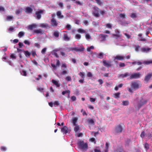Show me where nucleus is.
<instances>
[{"label":"nucleus","instance_id":"nucleus-1","mask_svg":"<svg viewBox=\"0 0 152 152\" xmlns=\"http://www.w3.org/2000/svg\"><path fill=\"white\" fill-rule=\"evenodd\" d=\"M141 86L140 82L138 81L132 82L131 84V86L132 88L128 87L127 88V90L130 93H132L133 90H136Z\"/></svg>","mask_w":152,"mask_h":152},{"label":"nucleus","instance_id":"nucleus-2","mask_svg":"<svg viewBox=\"0 0 152 152\" xmlns=\"http://www.w3.org/2000/svg\"><path fill=\"white\" fill-rule=\"evenodd\" d=\"M77 144L79 148L83 151H86L88 148V144L82 140H78Z\"/></svg>","mask_w":152,"mask_h":152},{"label":"nucleus","instance_id":"nucleus-3","mask_svg":"<svg viewBox=\"0 0 152 152\" xmlns=\"http://www.w3.org/2000/svg\"><path fill=\"white\" fill-rule=\"evenodd\" d=\"M137 106L138 108H140L143 104L147 102V100L144 99L142 97H138L137 98Z\"/></svg>","mask_w":152,"mask_h":152},{"label":"nucleus","instance_id":"nucleus-4","mask_svg":"<svg viewBox=\"0 0 152 152\" xmlns=\"http://www.w3.org/2000/svg\"><path fill=\"white\" fill-rule=\"evenodd\" d=\"M115 34L113 35V37L116 39H117L118 41L122 40L121 38L122 35L120 34L119 31L116 29L115 30Z\"/></svg>","mask_w":152,"mask_h":152},{"label":"nucleus","instance_id":"nucleus-5","mask_svg":"<svg viewBox=\"0 0 152 152\" xmlns=\"http://www.w3.org/2000/svg\"><path fill=\"white\" fill-rule=\"evenodd\" d=\"M151 50V48L148 47H143L141 48L140 50L142 53H148L150 52Z\"/></svg>","mask_w":152,"mask_h":152},{"label":"nucleus","instance_id":"nucleus-6","mask_svg":"<svg viewBox=\"0 0 152 152\" xmlns=\"http://www.w3.org/2000/svg\"><path fill=\"white\" fill-rule=\"evenodd\" d=\"M141 75L139 73H134L132 74L130 77V79H138L141 77Z\"/></svg>","mask_w":152,"mask_h":152},{"label":"nucleus","instance_id":"nucleus-7","mask_svg":"<svg viewBox=\"0 0 152 152\" xmlns=\"http://www.w3.org/2000/svg\"><path fill=\"white\" fill-rule=\"evenodd\" d=\"M130 75V74L128 72H126L124 74H118V78H123L124 77H126Z\"/></svg>","mask_w":152,"mask_h":152},{"label":"nucleus","instance_id":"nucleus-8","mask_svg":"<svg viewBox=\"0 0 152 152\" xmlns=\"http://www.w3.org/2000/svg\"><path fill=\"white\" fill-rule=\"evenodd\" d=\"M123 129L120 125H119L116 127L115 129V132L117 133H121Z\"/></svg>","mask_w":152,"mask_h":152},{"label":"nucleus","instance_id":"nucleus-9","mask_svg":"<svg viewBox=\"0 0 152 152\" xmlns=\"http://www.w3.org/2000/svg\"><path fill=\"white\" fill-rule=\"evenodd\" d=\"M84 48L83 47L81 48H70V50H74L77 52H81L82 51L84 50Z\"/></svg>","mask_w":152,"mask_h":152},{"label":"nucleus","instance_id":"nucleus-10","mask_svg":"<svg viewBox=\"0 0 152 152\" xmlns=\"http://www.w3.org/2000/svg\"><path fill=\"white\" fill-rule=\"evenodd\" d=\"M104 65L107 67H109L111 66V62L106 60H103V61Z\"/></svg>","mask_w":152,"mask_h":152},{"label":"nucleus","instance_id":"nucleus-11","mask_svg":"<svg viewBox=\"0 0 152 152\" xmlns=\"http://www.w3.org/2000/svg\"><path fill=\"white\" fill-rule=\"evenodd\" d=\"M51 26L54 27H56L58 25V23L56 20L53 18L51 20Z\"/></svg>","mask_w":152,"mask_h":152},{"label":"nucleus","instance_id":"nucleus-12","mask_svg":"<svg viewBox=\"0 0 152 152\" xmlns=\"http://www.w3.org/2000/svg\"><path fill=\"white\" fill-rule=\"evenodd\" d=\"M99 9L97 7H94V10L93 11V14L96 17H98L99 16Z\"/></svg>","mask_w":152,"mask_h":152},{"label":"nucleus","instance_id":"nucleus-13","mask_svg":"<svg viewBox=\"0 0 152 152\" xmlns=\"http://www.w3.org/2000/svg\"><path fill=\"white\" fill-rule=\"evenodd\" d=\"M107 37L106 35L101 34L99 35V40L101 41H105L106 37Z\"/></svg>","mask_w":152,"mask_h":152},{"label":"nucleus","instance_id":"nucleus-14","mask_svg":"<svg viewBox=\"0 0 152 152\" xmlns=\"http://www.w3.org/2000/svg\"><path fill=\"white\" fill-rule=\"evenodd\" d=\"M42 11L40 10L36 12L37 18L38 19H39L41 18V14L42 13Z\"/></svg>","mask_w":152,"mask_h":152},{"label":"nucleus","instance_id":"nucleus-15","mask_svg":"<svg viewBox=\"0 0 152 152\" xmlns=\"http://www.w3.org/2000/svg\"><path fill=\"white\" fill-rule=\"evenodd\" d=\"M151 77H152V73L151 74H148L145 78V81L146 82H148Z\"/></svg>","mask_w":152,"mask_h":152},{"label":"nucleus","instance_id":"nucleus-16","mask_svg":"<svg viewBox=\"0 0 152 152\" xmlns=\"http://www.w3.org/2000/svg\"><path fill=\"white\" fill-rule=\"evenodd\" d=\"M124 57L120 55H117L114 57V61L115 60H121L124 59Z\"/></svg>","mask_w":152,"mask_h":152},{"label":"nucleus","instance_id":"nucleus-17","mask_svg":"<svg viewBox=\"0 0 152 152\" xmlns=\"http://www.w3.org/2000/svg\"><path fill=\"white\" fill-rule=\"evenodd\" d=\"M61 132L66 134L68 132V128L66 126H64L61 129Z\"/></svg>","mask_w":152,"mask_h":152},{"label":"nucleus","instance_id":"nucleus-18","mask_svg":"<svg viewBox=\"0 0 152 152\" xmlns=\"http://www.w3.org/2000/svg\"><path fill=\"white\" fill-rule=\"evenodd\" d=\"M52 82L56 87H58L60 86V84L59 83L58 81L53 79L52 80Z\"/></svg>","mask_w":152,"mask_h":152},{"label":"nucleus","instance_id":"nucleus-19","mask_svg":"<svg viewBox=\"0 0 152 152\" xmlns=\"http://www.w3.org/2000/svg\"><path fill=\"white\" fill-rule=\"evenodd\" d=\"M129 104V102L128 100H123L122 101V103L121 104L122 105L126 106L128 105Z\"/></svg>","mask_w":152,"mask_h":152},{"label":"nucleus","instance_id":"nucleus-20","mask_svg":"<svg viewBox=\"0 0 152 152\" xmlns=\"http://www.w3.org/2000/svg\"><path fill=\"white\" fill-rule=\"evenodd\" d=\"M32 11V9L30 7H27L26 8L25 12L28 13H31Z\"/></svg>","mask_w":152,"mask_h":152},{"label":"nucleus","instance_id":"nucleus-21","mask_svg":"<svg viewBox=\"0 0 152 152\" xmlns=\"http://www.w3.org/2000/svg\"><path fill=\"white\" fill-rule=\"evenodd\" d=\"M34 31L35 33H36L37 34H43V31L40 29L34 30Z\"/></svg>","mask_w":152,"mask_h":152},{"label":"nucleus","instance_id":"nucleus-22","mask_svg":"<svg viewBox=\"0 0 152 152\" xmlns=\"http://www.w3.org/2000/svg\"><path fill=\"white\" fill-rule=\"evenodd\" d=\"M87 121L88 123L92 125H93L94 124V120L91 118H89L88 119Z\"/></svg>","mask_w":152,"mask_h":152},{"label":"nucleus","instance_id":"nucleus-23","mask_svg":"<svg viewBox=\"0 0 152 152\" xmlns=\"http://www.w3.org/2000/svg\"><path fill=\"white\" fill-rule=\"evenodd\" d=\"M57 50H53L52 52V55L57 58H58V56L57 53Z\"/></svg>","mask_w":152,"mask_h":152},{"label":"nucleus","instance_id":"nucleus-24","mask_svg":"<svg viewBox=\"0 0 152 152\" xmlns=\"http://www.w3.org/2000/svg\"><path fill=\"white\" fill-rule=\"evenodd\" d=\"M75 126V127L74 129V130L76 132H77L79 131L80 130V128L77 124L74 125Z\"/></svg>","mask_w":152,"mask_h":152},{"label":"nucleus","instance_id":"nucleus-25","mask_svg":"<svg viewBox=\"0 0 152 152\" xmlns=\"http://www.w3.org/2000/svg\"><path fill=\"white\" fill-rule=\"evenodd\" d=\"M63 38L65 41H68L70 40V38L68 36L67 34H64Z\"/></svg>","mask_w":152,"mask_h":152},{"label":"nucleus","instance_id":"nucleus-26","mask_svg":"<svg viewBox=\"0 0 152 152\" xmlns=\"http://www.w3.org/2000/svg\"><path fill=\"white\" fill-rule=\"evenodd\" d=\"M86 39L88 40H91V38L89 34L88 33H86Z\"/></svg>","mask_w":152,"mask_h":152},{"label":"nucleus","instance_id":"nucleus-27","mask_svg":"<svg viewBox=\"0 0 152 152\" xmlns=\"http://www.w3.org/2000/svg\"><path fill=\"white\" fill-rule=\"evenodd\" d=\"M57 15L58 18H62L64 17L63 15H61V12L60 11H58L57 12Z\"/></svg>","mask_w":152,"mask_h":152},{"label":"nucleus","instance_id":"nucleus-28","mask_svg":"<svg viewBox=\"0 0 152 152\" xmlns=\"http://www.w3.org/2000/svg\"><path fill=\"white\" fill-rule=\"evenodd\" d=\"M36 26L37 25L36 24H33L29 25L28 26V27L29 29H31L33 28H36Z\"/></svg>","mask_w":152,"mask_h":152},{"label":"nucleus","instance_id":"nucleus-29","mask_svg":"<svg viewBox=\"0 0 152 152\" xmlns=\"http://www.w3.org/2000/svg\"><path fill=\"white\" fill-rule=\"evenodd\" d=\"M13 16H7L6 20L7 21H11L13 18Z\"/></svg>","mask_w":152,"mask_h":152},{"label":"nucleus","instance_id":"nucleus-30","mask_svg":"<svg viewBox=\"0 0 152 152\" xmlns=\"http://www.w3.org/2000/svg\"><path fill=\"white\" fill-rule=\"evenodd\" d=\"M25 33L23 31H20L18 34V37L19 38H21L24 35Z\"/></svg>","mask_w":152,"mask_h":152},{"label":"nucleus","instance_id":"nucleus-31","mask_svg":"<svg viewBox=\"0 0 152 152\" xmlns=\"http://www.w3.org/2000/svg\"><path fill=\"white\" fill-rule=\"evenodd\" d=\"M143 63L147 64H152V60H150L145 61L143 62Z\"/></svg>","mask_w":152,"mask_h":152},{"label":"nucleus","instance_id":"nucleus-32","mask_svg":"<svg viewBox=\"0 0 152 152\" xmlns=\"http://www.w3.org/2000/svg\"><path fill=\"white\" fill-rule=\"evenodd\" d=\"M79 75L82 78H84L85 77V74L83 72H80Z\"/></svg>","mask_w":152,"mask_h":152},{"label":"nucleus","instance_id":"nucleus-33","mask_svg":"<svg viewBox=\"0 0 152 152\" xmlns=\"http://www.w3.org/2000/svg\"><path fill=\"white\" fill-rule=\"evenodd\" d=\"M77 118H74L72 119V123L74 125H77L76 124V123L77 122Z\"/></svg>","mask_w":152,"mask_h":152},{"label":"nucleus","instance_id":"nucleus-34","mask_svg":"<svg viewBox=\"0 0 152 152\" xmlns=\"http://www.w3.org/2000/svg\"><path fill=\"white\" fill-rule=\"evenodd\" d=\"M24 52L25 56L27 57H29L31 55V53L28 51H24Z\"/></svg>","mask_w":152,"mask_h":152},{"label":"nucleus","instance_id":"nucleus-35","mask_svg":"<svg viewBox=\"0 0 152 152\" xmlns=\"http://www.w3.org/2000/svg\"><path fill=\"white\" fill-rule=\"evenodd\" d=\"M138 36L140 37V38L139 39V40L140 41H145L146 40V39H145L143 38L142 37V34H139L138 35Z\"/></svg>","mask_w":152,"mask_h":152},{"label":"nucleus","instance_id":"nucleus-36","mask_svg":"<svg viewBox=\"0 0 152 152\" xmlns=\"http://www.w3.org/2000/svg\"><path fill=\"white\" fill-rule=\"evenodd\" d=\"M20 73L22 75L24 76H26L27 75L26 72L24 70H23L22 71L20 72Z\"/></svg>","mask_w":152,"mask_h":152},{"label":"nucleus","instance_id":"nucleus-37","mask_svg":"<svg viewBox=\"0 0 152 152\" xmlns=\"http://www.w3.org/2000/svg\"><path fill=\"white\" fill-rule=\"evenodd\" d=\"M40 26L42 28H45L48 26L47 24L41 23L40 25Z\"/></svg>","mask_w":152,"mask_h":152},{"label":"nucleus","instance_id":"nucleus-38","mask_svg":"<svg viewBox=\"0 0 152 152\" xmlns=\"http://www.w3.org/2000/svg\"><path fill=\"white\" fill-rule=\"evenodd\" d=\"M109 144L108 143L106 142V148L105 150V152H107L108 150V146Z\"/></svg>","mask_w":152,"mask_h":152},{"label":"nucleus","instance_id":"nucleus-39","mask_svg":"<svg viewBox=\"0 0 152 152\" xmlns=\"http://www.w3.org/2000/svg\"><path fill=\"white\" fill-rule=\"evenodd\" d=\"M68 73V70H66L64 69H62V75H65L67 74Z\"/></svg>","mask_w":152,"mask_h":152},{"label":"nucleus","instance_id":"nucleus-40","mask_svg":"<svg viewBox=\"0 0 152 152\" xmlns=\"http://www.w3.org/2000/svg\"><path fill=\"white\" fill-rule=\"evenodd\" d=\"M22 11V8H19L18 10H17L16 14L17 15H18L20 13V12H21Z\"/></svg>","mask_w":152,"mask_h":152},{"label":"nucleus","instance_id":"nucleus-41","mask_svg":"<svg viewBox=\"0 0 152 152\" xmlns=\"http://www.w3.org/2000/svg\"><path fill=\"white\" fill-rule=\"evenodd\" d=\"M70 92L69 90H67V91H64L62 92V94L64 95L65 94L67 93L69 95V94Z\"/></svg>","mask_w":152,"mask_h":152},{"label":"nucleus","instance_id":"nucleus-42","mask_svg":"<svg viewBox=\"0 0 152 152\" xmlns=\"http://www.w3.org/2000/svg\"><path fill=\"white\" fill-rule=\"evenodd\" d=\"M10 58H11L12 59H16V55H15L14 54H12L10 55Z\"/></svg>","mask_w":152,"mask_h":152},{"label":"nucleus","instance_id":"nucleus-43","mask_svg":"<svg viewBox=\"0 0 152 152\" xmlns=\"http://www.w3.org/2000/svg\"><path fill=\"white\" fill-rule=\"evenodd\" d=\"M146 136V134L145 133V132L144 131H143L142 132L141 134H140V136L142 138H143L145 137V136Z\"/></svg>","mask_w":152,"mask_h":152},{"label":"nucleus","instance_id":"nucleus-44","mask_svg":"<svg viewBox=\"0 0 152 152\" xmlns=\"http://www.w3.org/2000/svg\"><path fill=\"white\" fill-rule=\"evenodd\" d=\"M78 32L81 33H84L85 32V31L83 29L79 28L78 30Z\"/></svg>","mask_w":152,"mask_h":152},{"label":"nucleus","instance_id":"nucleus-45","mask_svg":"<svg viewBox=\"0 0 152 152\" xmlns=\"http://www.w3.org/2000/svg\"><path fill=\"white\" fill-rule=\"evenodd\" d=\"M66 27L67 30H69L71 29L72 27L70 24H68L66 25Z\"/></svg>","mask_w":152,"mask_h":152},{"label":"nucleus","instance_id":"nucleus-46","mask_svg":"<svg viewBox=\"0 0 152 152\" xmlns=\"http://www.w3.org/2000/svg\"><path fill=\"white\" fill-rule=\"evenodd\" d=\"M53 34L54 36L56 37H58L59 36V33L58 32H55Z\"/></svg>","mask_w":152,"mask_h":152},{"label":"nucleus","instance_id":"nucleus-47","mask_svg":"<svg viewBox=\"0 0 152 152\" xmlns=\"http://www.w3.org/2000/svg\"><path fill=\"white\" fill-rule=\"evenodd\" d=\"M144 147L146 150L148 149L149 148V145L147 143H145V144Z\"/></svg>","mask_w":152,"mask_h":152},{"label":"nucleus","instance_id":"nucleus-48","mask_svg":"<svg viewBox=\"0 0 152 152\" xmlns=\"http://www.w3.org/2000/svg\"><path fill=\"white\" fill-rule=\"evenodd\" d=\"M106 27L108 28H111L112 25L110 23H107L106 25Z\"/></svg>","mask_w":152,"mask_h":152},{"label":"nucleus","instance_id":"nucleus-49","mask_svg":"<svg viewBox=\"0 0 152 152\" xmlns=\"http://www.w3.org/2000/svg\"><path fill=\"white\" fill-rule=\"evenodd\" d=\"M46 48H44L42 50L41 53L43 54H45L46 51Z\"/></svg>","mask_w":152,"mask_h":152},{"label":"nucleus","instance_id":"nucleus-50","mask_svg":"<svg viewBox=\"0 0 152 152\" xmlns=\"http://www.w3.org/2000/svg\"><path fill=\"white\" fill-rule=\"evenodd\" d=\"M90 100L92 102H94L96 101V99L91 97L90 98Z\"/></svg>","mask_w":152,"mask_h":152},{"label":"nucleus","instance_id":"nucleus-51","mask_svg":"<svg viewBox=\"0 0 152 152\" xmlns=\"http://www.w3.org/2000/svg\"><path fill=\"white\" fill-rule=\"evenodd\" d=\"M81 35L79 34H77L75 35V38L77 39H80L81 38Z\"/></svg>","mask_w":152,"mask_h":152},{"label":"nucleus","instance_id":"nucleus-52","mask_svg":"<svg viewBox=\"0 0 152 152\" xmlns=\"http://www.w3.org/2000/svg\"><path fill=\"white\" fill-rule=\"evenodd\" d=\"M103 53H100L98 55L99 56V58H103Z\"/></svg>","mask_w":152,"mask_h":152},{"label":"nucleus","instance_id":"nucleus-53","mask_svg":"<svg viewBox=\"0 0 152 152\" xmlns=\"http://www.w3.org/2000/svg\"><path fill=\"white\" fill-rule=\"evenodd\" d=\"M87 76L88 77H92V74L90 72H88L87 74Z\"/></svg>","mask_w":152,"mask_h":152},{"label":"nucleus","instance_id":"nucleus-54","mask_svg":"<svg viewBox=\"0 0 152 152\" xmlns=\"http://www.w3.org/2000/svg\"><path fill=\"white\" fill-rule=\"evenodd\" d=\"M120 67H124L125 66V64L124 63H120L119 64Z\"/></svg>","mask_w":152,"mask_h":152},{"label":"nucleus","instance_id":"nucleus-55","mask_svg":"<svg viewBox=\"0 0 152 152\" xmlns=\"http://www.w3.org/2000/svg\"><path fill=\"white\" fill-rule=\"evenodd\" d=\"M120 93H116L115 94V97L117 98L119 97Z\"/></svg>","mask_w":152,"mask_h":152},{"label":"nucleus","instance_id":"nucleus-56","mask_svg":"<svg viewBox=\"0 0 152 152\" xmlns=\"http://www.w3.org/2000/svg\"><path fill=\"white\" fill-rule=\"evenodd\" d=\"M130 16L132 18H134L136 17V15L135 13H133L131 14Z\"/></svg>","mask_w":152,"mask_h":152},{"label":"nucleus","instance_id":"nucleus-57","mask_svg":"<svg viewBox=\"0 0 152 152\" xmlns=\"http://www.w3.org/2000/svg\"><path fill=\"white\" fill-rule=\"evenodd\" d=\"M53 104L56 106H58L59 105V103L58 101H56L53 103Z\"/></svg>","mask_w":152,"mask_h":152},{"label":"nucleus","instance_id":"nucleus-58","mask_svg":"<svg viewBox=\"0 0 152 152\" xmlns=\"http://www.w3.org/2000/svg\"><path fill=\"white\" fill-rule=\"evenodd\" d=\"M60 64V61L59 60H56V67L58 66Z\"/></svg>","mask_w":152,"mask_h":152},{"label":"nucleus","instance_id":"nucleus-59","mask_svg":"<svg viewBox=\"0 0 152 152\" xmlns=\"http://www.w3.org/2000/svg\"><path fill=\"white\" fill-rule=\"evenodd\" d=\"M124 35L126 37L127 39H129L130 38V36L128 34L125 33L124 34Z\"/></svg>","mask_w":152,"mask_h":152},{"label":"nucleus","instance_id":"nucleus-60","mask_svg":"<svg viewBox=\"0 0 152 152\" xmlns=\"http://www.w3.org/2000/svg\"><path fill=\"white\" fill-rule=\"evenodd\" d=\"M66 80L68 81H70L71 80V78L69 76H67L66 78Z\"/></svg>","mask_w":152,"mask_h":152},{"label":"nucleus","instance_id":"nucleus-61","mask_svg":"<svg viewBox=\"0 0 152 152\" xmlns=\"http://www.w3.org/2000/svg\"><path fill=\"white\" fill-rule=\"evenodd\" d=\"M61 54L62 56L64 57H66L67 56L63 52H61Z\"/></svg>","mask_w":152,"mask_h":152},{"label":"nucleus","instance_id":"nucleus-62","mask_svg":"<svg viewBox=\"0 0 152 152\" xmlns=\"http://www.w3.org/2000/svg\"><path fill=\"white\" fill-rule=\"evenodd\" d=\"M24 43L26 45H29L30 44L28 40H25L24 41Z\"/></svg>","mask_w":152,"mask_h":152},{"label":"nucleus","instance_id":"nucleus-63","mask_svg":"<svg viewBox=\"0 0 152 152\" xmlns=\"http://www.w3.org/2000/svg\"><path fill=\"white\" fill-rule=\"evenodd\" d=\"M128 24V23L127 22H123L121 23V25L123 26H126Z\"/></svg>","mask_w":152,"mask_h":152},{"label":"nucleus","instance_id":"nucleus-64","mask_svg":"<svg viewBox=\"0 0 152 152\" xmlns=\"http://www.w3.org/2000/svg\"><path fill=\"white\" fill-rule=\"evenodd\" d=\"M83 23L85 25H88V22L87 20H85L84 21Z\"/></svg>","mask_w":152,"mask_h":152}]
</instances>
